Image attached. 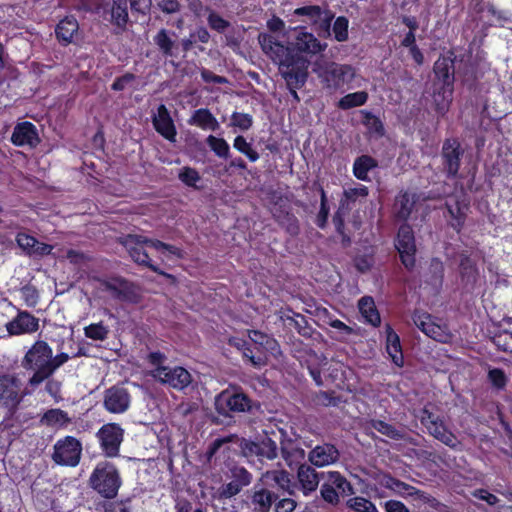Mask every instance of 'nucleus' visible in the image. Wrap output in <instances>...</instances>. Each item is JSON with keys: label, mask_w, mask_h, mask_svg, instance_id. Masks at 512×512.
I'll use <instances>...</instances> for the list:
<instances>
[{"label": "nucleus", "mask_w": 512, "mask_h": 512, "mask_svg": "<svg viewBox=\"0 0 512 512\" xmlns=\"http://www.w3.org/2000/svg\"><path fill=\"white\" fill-rule=\"evenodd\" d=\"M206 143L219 158L228 159L231 156L230 146L224 138L209 135Z\"/></svg>", "instance_id": "79ce46f5"}, {"label": "nucleus", "mask_w": 512, "mask_h": 512, "mask_svg": "<svg viewBox=\"0 0 512 512\" xmlns=\"http://www.w3.org/2000/svg\"><path fill=\"white\" fill-rule=\"evenodd\" d=\"M131 394L123 383L115 384L106 389L103 396V406L113 414H122L130 408Z\"/></svg>", "instance_id": "f3484780"}, {"label": "nucleus", "mask_w": 512, "mask_h": 512, "mask_svg": "<svg viewBox=\"0 0 512 512\" xmlns=\"http://www.w3.org/2000/svg\"><path fill=\"white\" fill-rule=\"evenodd\" d=\"M174 37H176V33L165 28H161L153 37L154 44L164 58L178 56L179 45Z\"/></svg>", "instance_id": "a878e982"}, {"label": "nucleus", "mask_w": 512, "mask_h": 512, "mask_svg": "<svg viewBox=\"0 0 512 512\" xmlns=\"http://www.w3.org/2000/svg\"><path fill=\"white\" fill-rule=\"evenodd\" d=\"M317 190L320 193V209L315 219V224L320 228L324 229L328 222L330 208L328 205V199L324 188L317 184Z\"/></svg>", "instance_id": "c03bdc74"}, {"label": "nucleus", "mask_w": 512, "mask_h": 512, "mask_svg": "<svg viewBox=\"0 0 512 512\" xmlns=\"http://www.w3.org/2000/svg\"><path fill=\"white\" fill-rule=\"evenodd\" d=\"M368 93L366 91H357L346 94L338 101V108L348 110L354 107L364 105L368 100Z\"/></svg>", "instance_id": "a19ab883"}, {"label": "nucleus", "mask_w": 512, "mask_h": 512, "mask_svg": "<svg viewBox=\"0 0 512 512\" xmlns=\"http://www.w3.org/2000/svg\"><path fill=\"white\" fill-rule=\"evenodd\" d=\"M427 282L432 285L441 284L444 277V265L439 258H432L428 267Z\"/></svg>", "instance_id": "8fccbe9b"}, {"label": "nucleus", "mask_w": 512, "mask_h": 512, "mask_svg": "<svg viewBox=\"0 0 512 512\" xmlns=\"http://www.w3.org/2000/svg\"><path fill=\"white\" fill-rule=\"evenodd\" d=\"M317 401L326 407L337 406L340 403V397L336 396L334 391H320L317 394Z\"/></svg>", "instance_id": "774afa93"}, {"label": "nucleus", "mask_w": 512, "mask_h": 512, "mask_svg": "<svg viewBox=\"0 0 512 512\" xmlns=\"http://www.w3.org/2000/svg\"><path fill=\"white\" fill-rule=\"evenodd\" d=\"M10 141L17 147L27 146L34 149L40 144L41 139L36 126L29 121H23L14 126Z\"/></svg>", "instance_id": "aec40b11"}, {"label": "nucleus", "mask_w": 512, "mask_h": 512, "mask_svg": "<svg viewBox=\"0 0 512 512\" xmlns=\"http://www.w3.org/2000/svg\"><path fill=\"white\" fill-rule=\"evenodd\" d=\"M369 194L368 187L365 185L359 184L357 187L349 188L344 190L343 195L351 201L353 204L356 202L357 198H366Z\"/></svg>", "instance_id": "338daca9"}, {"label": "nucleus", "mask_w": 512, "mask_h": 512, "mask_svg": "<svg viewBox=\"0 0 512 512\" xmlns=\"http://www.w3.org/2000/svg\"><path fill=\"white\" fill-rule=\"evenodd\" d=\"M298 488L286 470L267 471L260 481L247 491L244 503L252 512H270L284 492H287L288 496H295Z\"/></svg>", "instance_id": "f03ea898"}, {"label": "nucleus", "mask_w": 512, "mask_h": 512, "mask_svg": "<svg viewBox=\"0 0 512 512\" xmlns=\"http://www.w3.org/2000/svg\"><path fill=\"white\" fill-rule=\"evenodd\" d=\"M251 342L242 340L239 344V349L242 351L243 358L249 362L253 367H261L266 364V355L264 354L261 345L264 341L268 342V336L260 331L251 330L249 332Z\"/></svg>", "instance_id": "2eb2a0df"}, {"label": "nucleus", "mask_w": 512, "mask_h": 512, "mask_svg": "<svg viewBox=\"0 0 512 512\" xmlns=\"http://www.w3.org/2000/svg\"><path fill=\"white\" fill-rule=\"evenodd\" d=\"M52 353V348L46 341H36L26 352L21 365L26 370H33V375L29 378V384L36 387L47 379L48 361Z\"/></svg>", "instance_id": "39448f33"}, {"label": "nucleus", "mask_w": 512, "mask_h": 512, "mask_svg": "<svg viewBox=\"0 0 512 512\" xmlns=\"http://www.w3.org/2000/svg\"><path fill=\"white\" fill-rule=\"evenodd\" d=\"M378 167V161L370 155H361L354 160L353 175L361 181H370L369 171Z\"/></svg>", "instance_id": "f704fd0d"}, {"label": "nucleus", "mask_w": 512, "mask_h": 512, "mask_svg": "<svg viewBox=\"0 0 512 512\" xmlns=\"http://www.w3.org/2000/svg\"><path fill=\"white\" fill-rule=\"evenodd\" d=\"M274 218L290 236H297L300 233L299 220L293 213L280 210Z\"/></svg>", "instance_id": "e433bc0d"}, {"label": "nucleus", "mask_w": 512, "mask_h": 512, "mask_svg": "<svg viewBox=\"0 0 512 512\" xmlns=\"http://www.w3.org/2000/svg\"><path fill=\"white\" fill-rule=\"evenodd\" d=\"M130 501V498L108 501L103 505V512H131L128 505Z\"/></svg>", "instance_id": "e2e57ef3"}, {"label": "nucleus", "mask_w": 512, "mask_h": 512, "mask_svg": "<svg viewBox=\"0 0 512 512\" xmlns=\"http://www.w3.org/2000/svg\"><path fill=\"white\" fill-rule=\"evenodd\" d=\"M459 273L461 280L467 284H475L479 271L476 262L470 257L467 252L460 254Z\"/></svg>", "instance_id": "72a5a7b5"}, {"label": "nucleus", "mask_w": 512, "mask_h": 512, "mask_svg": "<svg viewBox=\"0 0 512 512\" xmlns=\"http://www.w3.org/2000/svg\"><path fill=\"white\" fill-rule=\"evenodd\" d=\"M321 477L324 482L321 485L320 494L322 499L330 505L337 506L341 497H348L355 493L352 484L339 471L322 472Z\"/></svg>", "instance_id": "6e6552de"}, {"label": "nucleus", "mask_w": 512, "mask_h": 512, "mask_svg": "<svg viewBox=\"0 0 512 512\" xmlns=\"http://www.w3.org/2000/svg\"><path fill=\"white\" fill-rule=\"evenodd\" d=\"M27 395L26 387L16 374H0V410L5 418H12Z\"/></svg>", "instance_id": "20e7f679"}, {"label": "nucleus", "mask_w": 512, "mask_h": 512, "mask_svg": "<svg viewBox=\"0 0 512 512\" xmlns=\"http://www.w3.org/2000/svg\"><path fill=\"white\" fill-rule=\"evenodd\" d=\"M287 492H284L283 496L279 497L274 503V512H293L296 508V501L291 497H286Z\"/></svg>", "instance_id": "bf43d9fd"}, {"label": "nucleus", "mask_w": 512, "mask_h": 512, "mask_svg": "<svg viewBox=\"0 0 512 512\" xmlns=\"http://www.w3.org/2000/svg\"><path fill=\"white\" fill-rule=\"evenodd\" d=\"M229 126L238 128L241 131H247L253 126V117L248 113L235 111L230 117Z\"/></svg>", "instance_id": "3c124183"}, {"label": "nucleus", "mask_w": 512, "mask_h": 512, "mask_svg": "<svg viewBox=\"0 0 512 512\" xmlns=\"http://www.w3.org/2000/svg\"><path fill=\"white\" fill-rule=\"evenodd\" d=\"M84 334L89 339L104 341L108 337L109 328L103 322L91 323L84 328Z\"/></svg>", "instance_id": "09e8293b"}, {"label": "nucleus", "mask_w": 512, "mask_h": 512, "mask_svg": "<svg viewBox=\"0 0 512 512\" xmlns=\"http://www.w3.org/2000/svg\"><path fill=\"white\" fill-rule=\"evenodd\" d=\"M340 452L332 443H322L316 445L308 453L309 462L315 467H325L338 462Z\"/></svg>", "instance_id": "5701e85b"}, {"label": "nucleus", "mask_w": 512, "mask_h": 512, "mask_svg": "<svg viewBox=\"0 0 512 512\" xmlns=\"http://www.w3.org/2000/svg\"><path fill=\"white\" fill-rule=\"evenodd\" d=\"M419 419L428 433L446 446L456 448L460 444L456 435L447 428L441 417L430 411L429 405L421 409Z\"/></svg>", "instance_id": "9b49d317"}, {"label": "nucleus", "mask_w": 512, "mask_h": 512, "mask_svg": "<svg viewBox=\"0 0 512 512\" xmlns=\"http://www.w3.org/2000/svg\"><path fill=\"white\" fill-rule=\"evenodd\" d=\"M205 12H208L207 24L209 28L217 33H224L230 26V22L224 19L219 13L206 6Z\"/></svg>", "instance_id": "a18cd8bd"}, {"label": "nucleus", "mask_w": 512, "mask_h": 512, "mask_svg": "<svg viewBox=\"0 0 512 512\" xmlns=\"http://www.w3.org/2000/svg\"><path fill=\"white\" fill-rule=\"evenodd\" d=\"M288 311L293 314V316H286V320L289 321V324L293 325L300 335L307 336L310 328L305 316L291 309H288Z\"/></svg>", "instance_id": "864d4df0"}, {"label": "nucleus", "mask_w": 512, "mask_h": 512, "mask_svg": "<svg viewBox=\"0 0 512 512\" xmlns=\"http://www.w3.org/2000/svg\"><path fill=\"white\" fill-rule=\"evenodd\" d=\"M241 449L243 456L248 459L256 457L260 462L273 460L278 454L276 442L267 436L260 441L244 440Z\"/></svg>", "instance_id": "a211bd4d"}, {"label": "nucleus", "mask_w": 512, "mask_h": 512, "mask_svg": "<svg viewBox=\"0 0 512 512\" xmlns=\"http://www.w3.org/2000/svg\"><path fill=\"white\" fill-rule=\"evenodd\" d=\"M450 52L449 56L440 55L433 65V72L437 81L442 84L443 93L452 95L455 82V59Z\"/></svg>", "instance_id": "6ab92c4d"}, {"label": "nucleus", "mask_w": 512, "mask_h": 512, "mask_svg": "<svg viewBox=\"0 0 512 512\" xmlns=\"http://www.w3.org/2000/svg\"><path fill=\"white\" fill-rule=\"evenodd\" d=\"M345 218L340 213H334L333 224L336 232L341 236L343 245H349L351 242L350 236L345 232Z\"/></svg>", "instance_id": "680f3d73"}, {"label": "nucleus", "mask_w": 512, "mask_h": 512, "mask_svg": "<svg viewBox=\"0 0 512 512\" xmlns=\"http://www.w3.org/2000/svg\"><path fill=\"white\" fill-rule=\"evenodd\" d=\"M394 245L402 265L407 271L412 272L416 266L417 247L411 225L403 223L399 226Z\"/></svg>", "instance_id": "9d476101"}, {"label": "nucleus", "mask_w": 512, "mask_h": 512, "mask_svg": "<svg viewBox=\"0 0 512 512\" xmlns=\"http://www.w3.org/2000/svg\"><path fill=\"white\" fill-rule=\"evenodd\" d=\"M79 31V23L74 15H67L61 19L55 27V37L62 46H68L73 42L74 36Z\"/></svg>", "instance_id": "bb28decb"}, {"label": "nucleus", "mask_w": 512, "mask_h": 512, "mask_svg": "<svg viewBox=\"0 0 512 512\" xmlns=\"http://www.w3.org/2000/svg\"><path fill=\"white\" fill-rule=\"evenodd\" d=\"M354 76L353 68L350 65L332 63L326 67L321 74L322 82L326 88L338 89Z\"/></svg>", "instance_id": "412c9836"}, {"label": "nucleus", "mask_w": 512, "mask_h": 512, "mask_svg": "<svg viewBox=\"0 0 512 512\" xmlns=\"http://www.w3.org/2000/svg\"><path fill=\"white\" fill-rule=\"evenodd\" d=\"M347 504L355 512H378L375 504L364 497L351 498Z\"/></svg>", "instance_id": "603ef678"}, {"label": "nucleus", "mask_w": 512, "mask_h": 512, "mask_svg": "<svg viewBox=\"0 0 512 512\" xmlns=\"http://www.w3.org/2000/svg\"><path fill=\"white\" fill-rule=\"evenodd\" d=\"M363 125L368 131L377 137L385 135V127L382 120L370 111H363Z\"/></svg>", "instance_id": "37998d69"}, {"label": "nucleus", "mask_w": 512, "mask_h": 512, "mask_svg": "<svg viewBox=\"0 0 512 512\" xmlns=\"http://www.w3.org/2000/svg\"><path fill=\"white\" fill-rule=\"evenodd\" d=\"M17 245L30 255L33 247L37 244V239L27 233L20 232L16 236Z\"/></svg>", "instance_id": "0e129e2a"}, {"label": "nucleus", "mask_w": 512, "mask_h": 512, "mask_svg": "<svg viewBox=\"0 0 512 512\" xmlns=\"http://www.w3.org/2000/svg\"><path fill=\"white\" fill-rule=\"evenodd\" d=\"M464 150L458 138H446L442 144L441 158L448 178H455L461 166Z\"/></svg>", "instance_id": "dca6fc26"}, {"label": "nucleus", "mask_w": 512, "mask_h": 512, "mask_svg": "<svg viewBox=\"0 0 512 512\" xmlns=\"http://www.w3.org/2000/svg\"><path fill=\"white\" fill-rule=\"evenodd\" d=\"M226 475L231 481L219 487L217 491L219 499H230L238 495L244 487L252 482V474L243 466L236 464L229 466Z\"/></svg>", "instance_id": "4468645a"}, {"label": "nucleus", "mask_w": 512, "mask_h": 512, "mask_svg": "<svg viewBox=\"0 0 512 512\" xmlns=\"http://www.w3.org/2000/svg\"><path fill=\"white\" fill-rule=\"evenodd\" d=\"M349 21L345 16H339L333 23V33L337 41L343 42L348 39Z\"/></svg>", "instance_id": "6e6d98bb"}, {"label": "nucleus", "mask_w": 512, "mask_h": 512, "mask_svg": "<svg viewBox=\"0 0 512 512\" xmlns=\"http://www.w3.org/2000/svg\"><path fill=\"white\" fill-rule=\"evenodd\" d=\"M39 329V319L28 311L20 310L17 315L6 324V330L11 336L32 334Z\"/></svg>", "instance_id": "4be33fe9"}, {"label": "nucleus", "mask_w": 512, "mask_h": 512, "mask_svg": "<svg viewBox=\"0 0 512 512\" xmlns=\"http://www.w3.org/2000/svg\"><path fill=\"white\" fill-rule=\"evenodd\" d=\"M179 179L189 187H195L200 180L199 172L195 168L184 167L179 173Z\"/></svg>", "instance_id": "13d9d810"}, {"label": "nucleus", "mask_w": 512, "mask_h": 512, "mask_svg": "<svg viewBox=\"0 0 512 512\" xmlns=\"http://www.w3.org/2000/svg\"><path fill=\"white\" fill-rule=\"evenodd\" d=\"M262 50L279 63L283 76L289 85L303 86L308 77L309 59L326 48L312 33L300 32L294 42L284 46L274 36L260 33L258 36Z\"/></svg>", "instance_id": "f257e3e1"}, {"label": "nucleus", "mask_w": 512, "mask_h": 512, "mask_svg": "<svg viewBox=\"0 0 512 512\" xmlns=\"http://www.w3.org/2000/svg\"><path fill=\"white\" fill-rule=\"evenodd\" d=\"M42 425L59 428L70 423L68 413L60 408L48 409L40 419Z\"/></svg>", "instance_id": "c9c22d12"}, {"label": "nucleus", "mask_w": 512, "mask_h": 512, "mask_svg": "<svg viewBox=\"0 0 512 512\" xmlns=\"http://www.w3.org/2000/svg\"><path fill=\"white\" fill-rule=\"evenodd\" d=\"M22 298L29 307H35L39 301V294L34 286L27 285L21 289Z\"/></svg>", "instance_id": "69168bd1"}, {"label": "nucleus", "mask_w": 512, "mask_h": 512, "mask_svg": "<svg viewBox=\"0 0 512 512\" xmlns=\"http://www.w3.org/2000/svg\"><path fill=\"white\" fill-rule=\"evenodd\" d=\"M447 214L445 217L448 218V225L457 233H460L464 228L467 214L464 210V206L459 201H455L453 204L448 202L445 203Z\"/></svg>", "instance_id": "473e14b6"}, {"label": "nucleus", "mask_w": 512, "mask_h": 512, "mask_svg": "<svg viewBox=\"0 0 512 512\" xmlns=\"http://www.w3.org/2000/svg\"><path fill=\"white\" fill-rule=\"evenodd\" d=\"M160 380L174 389L183 390L192 382L191 374L183 367H160L157 369Z\"/></svg>", "instance_id": "393cba45"}, {"label": "nucleus", "mask_w": 512, "mask_h": 512, "mask_svg": "<svg viewBox=\"0 0 512 512\" xmlns=\"http://www.w3.org/2000/svg\"><path fill=\"white\" fill-rule=\"evenodd\" d=\"M124 429L119 423H106L96 433L100 448L106 457L119 456L120 446L124 440Z\"/></svg>", "instance_id": "ddd939ff"}, {"label": "nucleus", "mask_w": 512, "mask_h": 512, "mask_svg": "<svg viewBox=\"0 0 512 512\" xmlns=\"http://www.w3.org/2000/svg\"><path fill=\"white\" fill-rule=\"evenodd\" d=\"M152 124L158 134L170 142L176 141L177 130L169 110L164 104L157 108V114L152 118Z\"/></svg>", "instance_id": "b1692460"}, {"label": "nucleus", "mask_w": 512, "mask_h": 512, "mask_svg": "<svg viewBox=\"0 0 512 512\" xmlns=\"http://www.w3.org/2000/svg\"><path fill=\"white\" fill-rule=\"evenodd\" d=\"M371 426L379 433L389 437L393 440H401L403 438V433L398 430L394 425L387 423L383 420H372Z\"/></svg>", "instance_id": "49530a36"}, {"label": "nucleus", "mask_w": 512, "mask_h": 512, "mask_svg": "<svg viewBox=\"0 0 512 512\" xmlns=\"http://www.w3.org/2000/svg\"><path fill=\"white\" fill-rule=\"evenodd\" d=\"M82 444L74 436H65L56 441L51 458L60 466L76 467L81 459Z\"/></svg>", "instance_id": "f8f14e48"}, {"label": "nucleus", "mask_w": 512, "mask_h": 512, "mask_svg": "<svg viewBox=\"0 0 512 512\" xmlns=\"http://www.w3.org/2000/svg\"><path fill=\"white\" fill-rule=\"evenodd\" d=\"M89 485L101 497L114 499L122 485L118 468L108 461L99 462L89 477Z\"/></svg>", "instance_id": "7ed1b4c3"}, {"label": "nucleus", "mask_w": 512, "mask_h": 512, "mask_svg": "<svg viewBox=\"0 0 512 512\" xmlns=\"http://www.w3.org/2000/svg\"><path fill=\"white\" fill-rule=\"evenodd\" d=\"M416 203V195L408 191H400L395 197L394 215L397 220L406 221L410 218Z\"/></svg>", "instance_id": "c756f323"}, {"label": "nucleus", "mask_w": 512, "mask_h": 512, "mask_svg": "<svg viewBox=\"0 0 512 512\" xmlns=\"http://www.w3.org/2000/svg\"><path fill=\"white\" fill-rule=\"evenodd\" d=\"M187 122L189 125L197 126L202 130L217 131L220 128L218 120L208 108L195 110Z\"/></svg>", "instance_id": "2f4dec72"}, {"label": "nucleus", "mask_w": 512, "mask_h": 512, "mask_svg": "<svg viewBox=\"0 0 512 512\" xmlns=\"http://www.w3.org/2000/svg\"><path fill=\"white\" fill-rule=\"evenodd\" d=\"M487 377L491 385L497 390H503L508 383V377L501 368L490 369Z\"/></svg>", "instance_id": "5fc2aeb1"}, {"label": "nucleus", "mask_w": 512, "mask_h": 512, "mask_svg": "<svg viewBox=\"0 0 512 512\" xmlns=\"http://www.w3.org/2000/svg\"><path fill=\"white\" fill-rule=\"evenodd\" d=\"M141 299L142 295L138 286L123 278L119 301L127 302L130 304H138L140 303Z\"/></svg>", "instance_id": "ea45409f"}, {"label": "nucleus", "mask_w": 512, "mask_h": 512, "mask_svg": "<svg viewBox=\"0 0 512 512\" xmlns=\"http://www.w3.org/2000/svg\"><path fill=\"white\" fill-rule=\"evenodd\" d=\"M70 359V356L67 353L61 352L53 357V352L51 353L50 360L48 361V369H47V379L53 375V373L60 368L63 364H65Z\"/></svg>", "instance_id": "052dcab7"}, {"label": "nucleus", "mask_w": 512, "mask_h": 512, "mask_svg": "<svg viewBox=\"0 0 512 512\" xmlns=\"http://www.w3.org/2000/svg\"><path fill=\"white\" fill-rule=\"evenodd\" d=\"M412 321L427 337L437 342L448 344L454 339L448 324L426 311L415 309L412 313Z\"/></svg>", "instance_id": "0eeeda50"}, {"label": "nucleus", "mask_w": 512, "mask_h": 512, "mask_svg": "<svg viewBox=\"0 0 512 512\" xmlns=\"http://www.w3.org/2000/svg\"><path fill=\"white\" fill-rule=\"evenodd\" d=\"M253 406L252 399L239 390H223L215 398V409L224 417H231L234 413L250 412Z\"/></svg>", "instance_id": "1a4fd4ad"}, {"label": "nucleus", "mask_w": 512, "mask_h": 512, "mask_svg": "<svg viewBox=\"0 0 512 512\" xmlns=\"http://www.w3.org/2000/svg\"><path fill=\"white\" fill-rule=\"evenodd\" d=\"M357 307L359 313L364 318V322L373 326L379 327L381 324V316L376 307L375 301L372 296H363L358 300Z\"/></svg>", "instance_id": "7c9ffc66"}, {"label": "nucleus", "mask_w": 512, "mask_h": 512, "mask_svg": "<svg viewBox=\"0 0 512 512\" xmlns=\"http://www.w3.org/2000/svg\"><path fill=\"white\" fill-rule=\"evenodd\" d=\"M321 473H318L311 465L301 464L297 470V478L304 495L314 492L320 481Z\"/></svg>", "instance_id": "cd10ccee"}, {"label": "nucleus", "mask_w": 512, "mask_h": 512, "mask_svg": "<svg viewBox=\"0 0 512 512\" xmlns=\"http://www.w3.org/2000/svg\"><path fill=\"white\" fill-rule=\"evenodd\" d=\"M386 351L391 361L398 367L404 365V357L399 335L390 324L385 325Z\"/></svg>", "instance_id": "c85d7f7f"}, {"label": "nucleus", "mask_w": 512, "mask_h": 512, "mask_svg": "<svg viewBox=\"0 0 512 512\" xmlns=\"http://www.w3.org/2000/svg\"><path fill=\"white\" fill-rule=\"evenodd\" d=\"M234 438H236L235 435H229L226 437L216 438L211 442V444L208 447V450L206 452L208 460H211L216 454L225 446V449H228L226 446L229 442H231Z\"/></svg>", "instance_id": "4d7b16f0"}, {"label": "nucleus", "mask_w": 512, "mask_h": 512, "mask_svg": "<svg viewBox=\"0 0 512 512\" xmlns=\"http://www.w3.org/2000/svg\"><path fill=\"white\" fill-rule=\"evenodd\" d=\"M382 484L385 488L392 490L400 496H414L418 492L417 488L414 486H411L391 475H385L383 477Z\"/></svg>", "instance_id": "4c0bfd02"}, {"label": "nucleus", "mask_w": 512, "mask_h": 512, "mask_svg": "<svg viewBox=\"0 0 512 512\" xmlns=\"http://www.w3.org/2000/svg\"><path fill=\"white\" fill-rule=\"evenodd\" d=\"M233 147L245 155L249 161L256 162L259 159V153L253 149L251 143H248L244 136L238 135L233 141Z\"/></svg>", "instance_id": "de8ad7c7"}, {"label": "nucleus", "mask_w": 512, "mask_h": 512, "mask_svg": "<svg viewBox=\"0 0 512 512\" xmlns=\"http://www.w3.org/2000/svg\"><path fill=\"white\" fill-rule=\"evenodd\" d=\"M110 22L121 30H125L129 22L128 3H112Z\"/></svg>", "instance_id": "58836bf2"}, {"label": "nucleus", "mask_w": 512, "mask_h": 512, "mask_svg": "<svg viewBox=\"0 0 512 512\" xmlns=\"http://www.w3.org/2000/svg\"><path fill=\"white\" fill-rule=\"evenodd\" d=\"M156 239H151L142 235L128 234L122 238V245L128 251L132 260L140 266L149 268L151 271L172 278V275L162 271L159 266L155 265L148 252L147 248L154 249V242Z\"/></svg>", "instance_id": "423d86ee"}]
</instances>
